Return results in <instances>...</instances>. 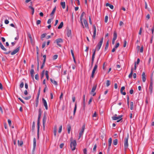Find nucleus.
I'll return each instance as SVG.
<instances>
[{"mask_svg":"<svg viewBox=\"0 0 154 154\" xmlns=\"http://www.w3.org/2000/svg\"><path fill=\"white\" fill-rule=\"evenodd\" d=\"M38 115L37 120V135L39 138V133L40 129V119L42 115V111L41 108H39L38 110Z\"/></svg>","mask_w":154,"mask_h":154,"instance_id":"f257e3e1","label":"nucleus"},{"mask_svg":"<svg viewBox=\"0 0 154 154\" xmlns=\"http://www.w3.org/2000/svg\"><path fill=\"white\" fill-rule=\"evenodd\" d=\"M72 137H71L70 139V141L71 142L70 143V147L72 151L75 150V147L76 146L77 144L76 141L75 140H74L73 141Z\"/></svg>","mask_w":154,"mask_h":154,"instance_id":"f03ea898","label":"nucleus"},{"mask_svg":"<svg viewBox=\"0 0 154 154\" xmlns=\"http://www.w3.org/2000/svg\"><path fill=\"white\" fill-rule=\"evenodd\" d=\"M99 59V58L98 59L97 62H96V64H95V65L94 67V68L93 69V70H92V72L91 75V78H93L94 77V73H95V71L97 68V63L98 62V61Z\"/></svg>","mask_w":154,"mask_h":154,"instance_id":"7ed1b4c3","label":"nucleus"},{"mask_svg":"<svg viewBox=\"0 0 154 154\" xmlns=\"http://www.w3.org/2000/svg\"><path fill=\"white\" fill-rule=\"evenodd\" d=\"M40 91H41V87H39L38 94H37V96L36 97V98L35 100V107H37L38 105V101H39V96L40 94Z\"/></svg>","mask_w":154,"mask_h":154,"instance_id":"20e7f679","label":"nucleus"},{"mask_svg":"<svg viewBox=\"0 0 154 154\" xmlns=\"http://www.w3.org/2000/svg\"><path fill=\"white\" fill-rule=\"evenodd\" d=\"M103 38L102 37V38H101L100 42L98 43L96 47V48L97 49V51H98L100 49L101 46V45H102V44H103Z\"/></svg>","mask_w":154,"mask_h":154,"instance_id":"39448f33","label":"nucleus"},{"mask_svg":"<svg viewBox=\"0 0 154 154\" xmlns=\"http://www.w3.org/2000/svg\"><path fill=\"white\" fill-rule=\"evenodd\" d=\"M46 112H45L44 114V116L42 119V123H43V128L44 130H45V123L46 122Z\"/></svg>","mask_w":154,"mask_h":154,"instance_id":"423d86ee","label":"nucleus"},{"mask_svg":"<svg viewBox=\"0 0 154 154\" xmlns=\"http://www.w3.org/2000/svg\"><path fill=\"white\" fill-rule=\"evenodd\" d=\"M85 129V125H82L81 131L79 133V139L80 138L82 135H83Z\"/></svg>","mask_w":154,"mask_h":154,"instance_id":"0eeeda50","label":"nucleus"},{"mask_svg":"<svg viewBox=\"0 0 154 154\" xmlns=\"http://www.w3.org/2000/svg\"><path fill=\"white\" fill-rule=\"evenodd\" d=\"M128 137L129 136L128 135L127 137L125 138V139L124 148L125 149H127L128 146Z\"/></svg>","mask_w":154,"mask_h":154,"instance_id":"6e6552de","label":"nucleus"},{"mask_svg":"<svg viewBox=\"0 0 154 154\" xmlns=\"http://www.w3.org/2000/svg\"><path fill=\"white\" fill-rule=\"evenodd\" d=\"M63 42V39L61 38H59L57 39H56L54 42V43L55 42H56L57 45L59 46L60 47H61V45L59 44V43H62Z\"/></svg>","mask_w":154,"mask_h":154,"instance_id":"1a4fd4ad","label":"nucleus"},{"mask_svg":"<svg viewBox=\"0 0 154 154\" xmlns=\"http://www.w3.org/2000/svg\"><path fill=\"white\" fill-rule=\"evenodd\" d=\"M42 102L46 110L48 109V106L46 100L44 98H42Z\"/></svg>","mask_w":154,"mask_h":154,"instance_id":"9d476101","label":"nucleus"},{"mask_svg":"<svg viewBox=\"0 0 154 154\" xmlns=\"http://www.w3.org/2000/svg\"><path fill=\"white\" fill-rule=\"evenodd\" d=\"M93 28L94 29V32H93V35L92 36L93 37V39H95V36H96V28L95 26L94 25H93Z\"/></svg>","mask_w":154,"mask_h":154,"instance_id":"9b49d317","label":"nucleus"},{"mask_svg":"<svg viewBox=\"0 0 154 154\" xmlns=\"http://www.w3.org/2000/svg\"><path fill=\"white\" fill-rule=\"evenodd\" d=\"M20 47L19 46L16 49L14 50L11 53V55H13L15 54L16 53H17L20 50Z\"/></svg>","mask_w":154,"mask_h":154,"instance_id":"f8f14e48","label":"nucleus"},{"mask_svg":"<svg viewBox=\"0 0 154 154\" xmlns=\"http://www.w3.org/2000/svg\"><path fill=\"white\" fill-rule=\"evenodd\" d=\"M85 95L84 94L83 96V109L84 111L85 110Z\"/></svg>","mask_w":154,"mask_h":154,"instance_id":"ddd939ff","label":"nucleus"},{"mask_svg":"<svg viewBox=\"0 0 154 154\" xmlns=\"http://www.w3.org/2000/svg\"><path fill=\"white\" fill-rule=\"evenodd\" d=\"M123 116V115H121L118 116H112V118L113 120H116L118 119H120L121 118H122V117Z\"/></svg>","mask_w":154,"mask_h":154,"instance_id":"4468645a","label":"nucleus"},{"mask_svg":"<svg viewBox=\"0 0 154 154\" xmlns=\"http://www.w3.org/2000/svg\"><path fill=\"white\" fill-rule=\"evenodd\" d=\"M95 56V52L93 53L91 58V67H92L93 65Z\"/></svg>","mask_w":154,"mask_h":154,"instance_id":"2eb2a0df","label":"nucleus"},{"mask_svg":"<svg viewBox=\"0 0 154 154\" xmlns=\"http://www.w3.org/2000/svg\"><path fill=\"white\" fill-rule=\"evenodd\" d=\"M125 89V87L124 86H122L121 87V88L120 89V90L121 93L122 94L124 95H125L126 94V93L125 92L123 91Z\"/></svg>","mask_w":154,"mask_h":154,"instance_id":"dca6fc26","label":"nucleus"},{"mask_svg":"<svg viewBox=\"0 0 154 154\" xmlns=\"http://www.w3.org/2000/svg\"><path fill=\"white\" fill-rule=\"evenodd\" d=\"M142 81L143 82H145L146 80V75L145 74V72H142Z\"/></svg>","mask_w":154,"mask_h":154,"instance_id":"f3484780","label":"nucleus"},{"mask_svg":"<svg viewBox=\"0 0 154 154\" xmlns=\"http://www.w3.org/2000/svg\"><path fill=\"white\" fill-rule=\"evenodd\" d=\"M33 151H34L35 150V147L36 146V139L35 137L34 138L33 140Z\"/></svg>","mask_w":154,"mask_h":154,"instance_id":"a211bd4d","label":"nucleus"},{"mask_svg":"<svg viewBox=\"0 0 154 154\" xmlns=\"http://www.w3.org/2000/svg\"><path fill=\"white\" fill-rule=\"evenodd\" d=\"M66 34L68 37H69L71 36V30L67 28L66 30Z\"/></svg>","mask_w":154,"mask_h":154,"instance_id":"6ab92c4d","label":"nucleus"},{"mask_svg":"<svg viewBox=\"0 0 154 154\" xmlns=\"http://www.w3.org/2000/svg\"><path fill=\"white\" fill-rule=\"evenodd\" d=\"M97 87V84L94 85L93 86V87L92 88V89H91V94H93V93H94L95 92V90H96Z\"/></svg>","mask_w":154,"mask_h":154,"instance_id":"aec40b11","label":"nucleus"},{"mask_svg":"<svg viewBox=\"0 0 154 154\" xmlns=\"http://www.w3.org/2000/svg\"><path fill=\"white\" fill-rule=\"evenodd\" d=\"M56 9V7L55 6V7L53 8L52 12L50 14V16L51 17H53L55 12Z\"/></svg>","mask_w":154,"mask_h":154,"instance_id":"412c9836","label":"nucleus"},{"mask_svg":"<svg viewBox=\"0 0 154 154\" xmlns=\"http://www.w3.org/2000/svg\"><path fill=\"white\" fill-rule=\"evenodd\" d=\"M34 69H31V70H30V73L31 76L33 80H34Z\"/></svg>","mask_w":154,"mask_h":154,"instance_id":"4be33fe9","label":"nucleus"},{"mask_svg":"<svg viewBox=\"0 0 154 154\" xmlns=\"http://www.w3.org/2000/svg\"><path fill=\"white\" fill-rule=\"evenodd\" d=\"M84 23L85 24V26L86 28L88 29L89 28L88 27V23L87 21L85 19L84 20Z\"/></svg>","mask_w":154,"mask_h":154,"instance_id":"5701e85b","label":"nucleus"},{"mask_svg":"<svg viewBox=\"0 0 154 154\" xmlns=\"http://www.w3.org/2000/svg\"><path fill=\"white\" fill-rule=\"evenodd\" d=\"M71 129V126L70 124H68L67 125V129L68 133L69 134L70 133V130Z\"/></svg>","mask_w":154,"mask_h":154,"instance_id":"b1692460","label":"nucleus"},{"mask_svg":"<svg viewBox=\"0 0 154 154\" xmlns=\"http://www.w3.org/2000/svg\"><path fill=\"white\" fill-rule=\"evenodd\" d=\"M133 69L132 67L131 69V72L128 75V77L129 78H131L132 77L133 74Z\"/></svg>","mask_w":154,"mask_h":154,"instance_id":"393cba45","label":"nucleus"},{"mask_svg":"<svg viewBox=\"0 0 154 154\" xmlns=\"http://www.w3.org/2000/svg\"><path fill=\"white\" fill-rule=\"evenodd\" d=\"M117 32L115 31L113 33V39L116 40L117 38Z\"/></svg>","mask_w":154,"mask_h":154,"instance_id":"a878e982","label":"nucleus"},{"mask_svg":"<svg viewBox=\"0 0 154 154\" xmlns=\"http://www.w3.org/2000/svg\"><path fill=\"white\" fill-rule=\"evenodd\" d=\"M106 6L109 7L110 8L112 9H113L114 8V6L112 5H111L109 3H106Z\"/></svg>","mask_w":154,"mask_h":154,"instance_id":"bb28decb","label":"nucleus"},{"mask_svg":"<svg viewBox=\"0 0 154 154\" xmlns=\"http://www.w3.org/2000/svg\"><path fill=\"white\" fill-rule=\"evenodd\" d=\"M0 47L3 50V51H7V49L5 48L3 45H2V43L1 42H0Z\"/></svg>","mask_w":154,"mask_h":154,"instance_id":"cd10ccee","label":"nucleus"},{"mask_svg":"<svg viewBox=\"0 0 154 154\" xmlns=\"http://www.w3.org/2000/svg\"><path fill=\"white\" fill-rule=\"evenodd\" d=\"M18 144L19 146H22L23 144V142L22 140H18L17 141Z\"/></svg>","mask_w":154,"mask_h":154,"instance_id":"c85d7f7f","label":"nucleus"},{"mask_svg":"<svg viewBox=\"0 0 154 154\" xmlns=\"http://www.w3.org/2000/svg\"><path fill=\"white\" fill-rule=\"evenodd\" d=\"M50 80L51 81V82L52 83H53L55 85H58L57 82L55 80L53 81L51 78L50 79Z\"/></svg>","mask_w":154,"mask_h":154,"instance_id":"c756f323","label":"nucleus"},{"mask_svg":"<svg viewBox=\"0 0 154 154\" xmlns=\"http://www.w3.org/2000/svg\"><path fill=\"white\" fill-rule=\"evenodd\" d=\"M112 143V139L110 137L108 140V146L110 147Z\"/></svg>","mask_w":154,"mask_h":154,"instance_id":"7c9ffc66","label":"nucleus"},{"mask_svg":"<svg viewBox=\"0 0 154 154\" xmlns=\"http://www.w3.org/2000/svg\"><path fill=\"white\" fill-rule=\"evenodd\" d=\"M35 128V122H32V132H33L34 131Z\"/></svg>","mask_w":154,"mask_h":154,"instance_id":"2f4dec72","label":"nucleus"},{"mask_svg":"<svg viewBox=\"0 0 154 154\" xmlns=\"http://www.w3.org/2000/svg\"><path fill=\"white\" fill-rule=\"evenodd\" d=\"M63 22H62L60 23V24L59 25V26L58 27V29H60L62 28L63 26Z\"/></svg>","mask_w":154,"mask_h":154,"instance_id":"473e14b6","label":"nucleus"},{"mask_svg":"<svg viewBox=\"0 0 154 154\" xmlns=\"http://www.w3.org/2000/svg\"><path fill=\"white\" fill-rule=\"evenodd\" d=\"M60 5L62 6L63 9H65V2H61L60 3Z\"/></svg>","mask_w":154,"mask_h":154,"instance_id":"72a5a7b5","label":"nucleus"},{"mask_svg":"<svg viewBox=\"0 0 154 154\" xmlns=\"http://www.w3.org/2000/svg\"><path fill=\"white\" fill-rule=\"evenodd\" d=\"M77 109V102L75 103V106L74 108V111H73V115H74L75 114L76 111Z\"/></svg>","mask_w":154,"mask_h":154,"instance_id":"f704fd0d","label":"nucleus"},{"mask_svg":"<svg viewBox=\"0 0 154 154\" xmlns=\"http://www.w3.org/2000/svg\"><path fill=\"white\" fill-rule=\"evenodd\" d=\"M29 8L31 9L32 10V14L33 15L34 12V8L32 7L31 6H29Z\"/></svg>","mask_w":154,"mask_h":154,"instance_id":"c9c22d12","label":"nucleus"},{"mask_svg":"<svg viewBox=\"0 0 154 154\" xmlns=\"http://www.w3.org/2000/svg\"><path fill=\"white\" fill-rule=\"evenodd\" d=\"M113 143L115 145H116L118 143V140L117 139H115L113 140Z\"/></svg>","mask_w":154,"mask_h":154,"instance_id":"e433bc0d","label":"nucleus"},{"mask_svg":"<svg viewBox=\"0 0 154 154\" xmlns=\"http://www.w3.org/2000/svg\"><path fill=\"white\" fill-rule=\"evenodd\" d=\"M48 71L47 70L45 71V75L46 76V78L48 80H49V75H48Z\"/></svg>","mask_w":154,"mask_h":154,"instance_id":"4c0bfd02","label":"nucleus"},{"mask_svg":"<svg viewBox=\"0 0 154 154\" xmlns=\"http://www.w3.org/2000/svg\"><path fill=\"white\" fill-rule=\"evenodd\" d=\"M127 105H128V107H129V95H127Z\"/></svg>","mask_w":154,"mask_h":154,"instance_id":"58836bf2","label":"nucleus"},{"mask_svg":"<svg viewBox=\"0 0 154 154\" xmlns=\"http://www.w3.org/2000/svg\"><path fill=\"white\" fill-rule=\"evenodd\" d=\"M45 71V70H43L42 72L41 76V79H42L43 78V77H44V75Z\"/></svg>","mask_w":154,"mask_h":154,"instance_id":"ea45409f","label":"nucleus"},{"mask_svg":"<svg viewBox=\"0 0 154 154\" xmlns=\"http://www.w3.org/2000/svg\"><path fill=\"white\" fill-rule=\"evenodd\" d=\"M85 14V13L83 11L80 17V20H82L83 17Z\"/></svg>","mask_w":154,"mask_h":154,"instance_id":"a19ab883","label":"nucleus"},{"mask_svg":"<svg viewBox=\"0 0 154 154\" xmlns=\"http://www.w3.org/2000/svg\"><path fill=\"white\" fill-rule=\"evenodd\" d=\"M31 96H29L28 97H23L24 99L26 100H27L30 99L31 98Z\"/></svg>","mask_w":154,"mask_h":154,"instance_id":"79ce46f5","label":"nucleus"},{"mask_svg":"<svg viewBox=\"0 0 154 154\" xmlns=\"http://www.w3.org/2000/svg\"><path fill=\"white\" fill-rule=\"evenodd\" d=\"M134 103L133 102H130V109L132 110L133 109Z\"/></svg>","mask_w":154,"mask_h":154,"instance_id":"37998d69","label":"nucleus"},{"mask_svg":"<svg viewBox=\"0 0 154 154\" xmlns=\"http://www.w3.org/2000/svg\"><path fill=\"white\" fill-rule=\"evenodd\" d=\"M149 90L150 91V93L151 94L152 92V89H153V86H149Z\"/></svg>","mask_w":154,"mask_h":154,"instance_id":"c03bdc74","label":"nucleus"},{"mask_svg":"<svg viewBox=\"0 0 154 154\" xmlns=\"http://www.w3.org/2000/svg\"><path fill=\"white\" fill-rule=\"evenodd\" d=\"M110 84V81L109 80H107L106 81V86L107 87L109 86Z\"/></svg>","mask_w":154,"mask_h":154,"instance_id":"a18cd8bd","label":"nucleus"},{"mask_svg":"<svg viewBox=\"0 0 154 154\" xmlns=\"http://www.w3.org/2000/svg\"><path fill=\"white\" fill-rule=\"evenodd\" d=\"M46 35H47V34L46 33H44L42 34L41 35V39L44 38L45 37Z\"/></svg>","mask_w":154,"mask_h":154,"instance_id":"49530a36","label":"nucleus"},{"mask_svg":"<svg viewBox=\"0 0 154 154\" xmlns=\"http://www.w3.org/2000/svg\"><path fill=\"white\" fill-rule=\"evenodd\" d=\"M35 78L37 80H38L39 79V76L38 74H36L35 75Z\"/></svg>","mask_w":154,"mask_h":154,"instance_id":"de8ad7c7","label":"nucleus"},{"mask_svg":"<svg viewBox=\"0 0 154 154\" xmlns=\"http://www.w3.org/2000/svg\"><path fill=\"white\" fill-rule=\"evenodd\" d=\"M97 147V145L96 144L94 145V147L93 148V151L94 152H95L96 151V149Z\"/></svg>","mask_w":154,"mask_h":154,"instance_id":"09e8293b","label":"nucleus"},{"mask_svg":"<svg viewBox=\"0 0 154 154\" xmlns=\"http://www.w3.org/2000/svg\"><path fill=\"white\" fill-rule=\"evenodd\" d=\"M62 130V125H61L60 126V127H59V128L58 130V133H60L61 132Z\"/></svg>","mask_w":154,"mask_h":154,"instance_id":"8fccbe9b","label":"nucleus"},{"mask_svg":"<svg viewBox=\"0 0 154 154\" xmlns=\"http://www.w3.org/2000/svg\"><path fill=\"white\" fill-rule=\"evenodd\" d=\"M8 124L10 127H11V120L8 119Z\"/></svg>","mask_w":154,"mask_h":154,"instance_id":"3c124183","label":"nucleus"},{"mask_svg":"<svg viewBox=\"0 0 154 154\" xmlns=\"http://www.w3.org/2000/svg\"><path fill=\"white\" fill-rule=\"evenodd\" d=\"M124 43L123 47L125 48L126 47L127 44V41L125 40H124Z\"/></svg>","mask_w":154,"mask_h":154,"instance_id":"603ef678","label":"nucleus"},{"mask_svg":"<svg viewBox=\"0 0 154 154\" xmlns=\"http://www.w3.org/2000/svg\"><path fill=\"white\" fill-rule=\"evenodd\" d=\"M23 86H24V83L23 82H22L20 84V87L21 88H22L23 87Z\"/></svg>","mask_w":154,"mask_h":154,"instance_id":"864d4df0","label":"nucleus"},{"mask_svg":"<svg viewBox=\"0 0 154 154\" xmlns=\"http://www.w3.org/2000/svg\"><path fill=\"white\" fill-rule=\"evenodd\" d=\"M58 55H54L53 57V59L55 60L57 58Z\"/></svg>","mask_w":154,"mask_h":154,"instance_id":"5fc2aeb1","label":"nucleus"},{"mask_svg":"<svg viewBox=\"0 0 154 154\" xmlns=\"http://www.w3.org/2000/svg\"><path fill=\"white\" fill-rule=\"evenodd\" d=\"M119 46V43H117L116 44V45L115 46V47L116 48H117Z\"/></svg>","mask_w":154,"mask_h":154,"instance_id":"6e6d98bb","label":"nucleus"},{"mask_svg":"<svg viewBox=\"0 0 154 154\" xmlns=\"http://www.w3.org/2000/svg\"><path fill=\"white\" fill-rule=\"evenodd\" d=\"M93 97H91L88 102V104H90L91 102H92V99H93Z\"/></svg>","mask_w":154,"mask_h":154,"instance_id":"4d7b16f0","label":"nucleus"},{"mask_svg":"<svg viewBox=\"0 0 154 154\" xmlns=\"http://www.w3.org/2000/svg\"><path fill=\"white\" fill-rule=\"evenodd\" d=\"M108 20V16H106L105 17V22L106 23H107Z\"/></svg>","mask_w":154,"mask_h":154,"instance_id":"13d9d810","label":"nucleus"},{"mask_svg":"<svg viewBox=\"0 0 154 154\" xmlns=\"http://www.w3.org/2000/svg\"><path fill=\"white\" fill-rule=\"evenodd\" d=\"M45 45H46V42H45L42 44V48H43L45 47Z\"/></svg>","mask_w":154,"mask_h":154,"instance_id":"bf43d9fd","label":"nucleus"},{"mask_svg":"<svg viewBox=\"0 0 154 154\" xmlns=\"http://www.w3.org/2000/svg\"><path fill=\"white\" fill-rule=\"evenodd\" d=\"M41 23V20H38L36 21V24L37 25H38L39 24H40Z\"/></svg>","mask_w":154,"mask_h":154,"instance_id":"052dcab7","label":"nucleus"},{"mask_svg":"<svg viewBox=\"0 0 154 154\" xmlns=\"http://www.w3.org/2000/svg\"><path fill=\"white\" fill-rule=\"evenodd\" d=\"M18 99L20 100L23 103L25 104V102L23 101V100L20 97H18Z\"/></svg>","mask_w":154,"mask_h":154,"instance_id":"680f3d73","label":"nucleus"},{"mask_svg":"<svg viewBox=\"0 0 154 154\" xmlns=\"http://www.w3.org/2000/svg\"><path fill=\"white\" fill-rule=\"evenodd\" d=\"M18 99L20 100L23 103L25 104V102L23 101V100L20 97H18Z\"/></svg>","mask_w":154,"mask_h":154,"instance_id":"e2e57ef3","label":"nucleus"},{"mask_svg":"<svg viewBox=\"0 0 154 154\" xmlns=\"http://www.w3.org/2000/svg\"><path fill=\"white\" fill-rule=\"evenodd\" d=\"M143 46H141V48H140V52H141V53H142L143 52Z\"/></svg>","mask_w":154,"mask_h":154,"instance_id":"0e129e2a","label":"nucleus"},{"mask_svg":"<svg viewBox=\"0 0 154 154\" xmlns=\"http://www.w3.org/2000/svg\"><path fill=\"white\" fill-rule=\"evenodd\" d=\"M97 116V113L96 112H95L93 115H92V117H96Z\"/></svg>","mask_w":154,"mask_h":154,"instance_id":"69168bd1","label":"nucleus"},{"mask_svg":"<svg viewBox=\"0 0 154 154\" xmlns=\"http://www.w3.org/2000/svg\"><path fill=\"white\" fill-rule=\"evenodd\" d=\"M64 146V143H63L60 144V148L62 149L63 148V146Z\"/></svg>","mask_w":154,"mask_h":154,"instance_id":"338daca9","label":"nucleus"},{"mask_svg":"<svg viewBox=\"0 0 154 154\" xmlns=\"http://www.w3.org/2000/svg\"><path fill=\"white\" fill-rule=\"evenodd\" d=\"M83 152L84 154H87V149L86 148H85L83 149Z\"/></svg>","mask_w":154,"mask_h":154,"instance_id":"774afa93","label":"nucleus"}]
</instances>
